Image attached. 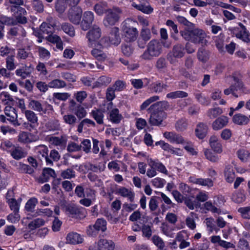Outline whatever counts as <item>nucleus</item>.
Instances as JSON below:
<instances>
[{
  "mask_svg": "<svg viewBox=\"0 0 250 250\" xmlns=\"http://www.w3.org/2000/svg\"><path fill=\"white\" fill-rule=\"evenodd\" d=\"M191 34V42L195 44H201L202 45H207L208 41L205 39L206 34L202 30H192Z\"/></svg>",
  "mask_w": 250,
  "mask_h": 250,
  "instance_id": "obj_5",
  "label": "nucleus"
},
{
  "mask_svg": "<svg viewBox=\"0 0 250 250\" xmlns=\"http://www.w3.org/2000/svg\"><path fill=\"white\" fill-rule=\"evenodd\" d=\"M37 150L39 158H41L40 156L41 155L42 157L45 158V162L47 165H53V161L49 158L48 155V149L46 146L44 145L38 146L37 148Z\"/></svg>",
  "mask_w": 250,
  "mask_h": 250,
  "instance_id": "obj_15",
  "label": "nucleus"
},
{
  "mask_svg": "<svg viewBox=\"0 0 250 250\" xmlns=\"http://www.w3.org/2000/svg\"><path fill=\"white\" fill-rule=\"evenodd\" d=\"M209 145L212 149L217 153L222 152V145L221 141L216 136H212L209 140Z\"/></svg>",
  "mask_w": 250,
  "mask_h": 250,
  "instance_id": "obj_14",
  "label": "nucleus"
},
{
  "mask_svg": "<svg viewBox=\"0 0 250 250\" xmlns=\"http://www.w3.org/2000/svg\"><path fill=\"white\" fill-rule=\"evenodd\" d=\"M95 230L104 231L106 229V221L104 219H98L94 225Z\"/></svg>",
  "mask_w": 250,
  "mask_h": 250,
  "instance_id": "obj_44",
  "label": "nucleus"
},
{
  "mask_svg": "<svg viewBox=\"0 0 250 250\" xmlns=\"http://www.w3.org/2000/svg\"><path fill=\"white\" fill-rule=\"evenodd\" d=\"M237 154L238 157L241 161L246 162L249 159V155H250V152H249L246 150L242 149H239L237 151Z\"/></svg>",
  "mask_w": 250,
  "mask_h": 250,
  "instance_id": "obj_50",
  "label": "nucleus"
},
{
  "mask_svg": "<svg viewBox=\"0 0 250 250\" xmlns=\"http://www.w3.org/2000/svg\"><path fill=\"white\" fill-rule=\"evenodd\" d=\"M32 5L34 9L38 12L42 13L43 11L44 6L41 0H33L32 1Z\"/></svg>",
  "mask_w": 250,
  "mask_h": 250,
  "instance_id": "obj_62",
  "label": "nucleus"
},
{
  "mask_svg": "<svg viewBox=\"0 0 250 250\" xmlns=\"http://www.w3.org/2000/svg\"><path fill=\"white\" fill-rule=\"evenodd\" d=\"M131 5L138 10H139L146 14H149L151 13L153 11V8L148 3L144 4H137L135 2H133L131 4Z\"/></svg>",
  "mask_w": 250,
  "mask_h": 250,
  "instance_id": "obj_24",
  "label": "nucleus"
},
{
  "mask_svg": "<svg viewBox=\"0 0 250 250\" xmlns=\"http://www.w3.org/2000/svg\"><path fill=\"white\" fill-rule=\"evenodd\" d=\"M109 9L107 2L103 1L97 3L93 7L94 11L98 16H103Z\"/></svg>",
  "mask_w": 250,
  "mask_h": 250,
  "instance_id": "obj_18",
  "label": "nucleus"
},
{
  "mask_svg": "<svg viewBox=\"0 0 250 250\" xmlns=\"http://www.w3.org/2000/svg\"><path fill=\"white\" fill-rule=\"evenodd\" d=\"M74 113L80 120L85 117L87 112L85 108L81 105H79L74 110Z\"/></svg>",
  "mask_w": 250,
  "mask_h": 250,
  "instance_id": "obj_54",
  "label": "nucleus"
},
{
  "mask_svg": "<svg viewBox=\"0 0 250 250\" xmlns=\"http://www.w3.org/2000/svg\"><path fill=\"white\" fill-rule=\"evenodd\" d=\"M116 193L124 197H126L130 202H133L134 200L135 193L131 189L125 187H121L117 189Z\"/></svg>",
  "mask_w": 250,
  "mask_h": 250,
  "instance_id": "obj_16",
  "label": "nucleus"
},
{
  "mask_svg": "<svg viewBox=\"0 0 250 250\" xmlns=\"http://www.w3.org/2000/svg\"><path fill=\"white\" fill-rule=\"evenodd\" d=\"M54 7L58 13L62 14L65 11L67 6L64 0H56Z\"/></svg>",
  "mask_w": 250,
  "mask_h": 250,
  "instance_id": "obj_38",
  "label": "nucleus"
},
{
  "mask_svg": "<svg viewBox=\"0 0 250 250\" xmlns=\"http://www.w3.org/2000/svg\"><path fill=\"white\" fill-rule=\"evenodd\" d=\"M83 11L80 7H73L69 9L67 18L74 24H79L82 17Z\"/></svg>",
  "mask_w": 250,
  "mask_h": 250,
  "instance_id": "obj_3",
  "label": "nucleus"
},
{
  "mask_svg": "<svg viewBox=\"0 0 250 250\" xmlns=\"http://www.w3.org/2000/svg\"><path fill=\"white\" fill-rule=\"evenodd\" d=\"M209 52L206 50L203 47L199 48L197 52L198 60L203 62H206L209 59Z\"/></svg>",
  "mask_w": 250,
  "mask_h": 250,
  "instance_id": "obj_36",
  "label": "nucleus"
},
{
  "mask_svg": "<svg viewBox=\"0 0 250 250\" xmlns=\"http://www.w3.org/2000/svg\"><path fill=\"white\" fill-rule=\"evenodd\" d=\"M160 198L157 196H152L149 202V208L151 211H155L158 207V200Z\"/></svg>",
  "mask_w": 250,
  "mask_h": 250,
  "instance_id": "obj_58",
  "label": "nucleus"
},
{
  "mask_svg": "<svg viewBox=\"0 0 250 250\" xmlns=\"http://www.w3.org/2000/svg\"><path fill=\"white\" fill-rule=\"evenodd\" d=\"M122 50L125 55L129 56L133 52V48L130 43L127 42L122 45Z\"/></svg>",
  "mask_w": 250,
  "mask_h": 250,
  "instance_id": "obj_57",
  "label": "nucleus"
},
{
  "mask_svg": "<svg viewBox=\"0 0 250 250\" xmlns=\"http://www.w3.org/2000/svg\"><path fill=\"white\" fill-rule=\"evenodd\" d=\"M184 203L188 208L191 210H193L195 208H199L201 206L200 203L196 200V199L193 200L190 198H185Z\"/></svg>",
  "mask_w": 250,
  "mask_h": 250,
  "instance_id": "obj_42",
  "label": "nucleus"
},
{
  "mask_svg": "<svg viewBox=\"0 0 250 250\" xmlns=\"http://www.w3.org/2000/svg\"><path fill=\"white\" fill-rule=\"evenodd\" d=\"M166 47H169V44L166 42H160L157 40H152L147 45V48L141 56L142 59L145 60H151L154 57L159 56L162 51V45Z\"/></svg>",
  "mask_w": 250,
  "mask_h": 250,
  "instance_id": "obj_1",
  "label": "nucleus"
},
{
  "mask_svg": "<svg viewBox=\"0 0 250 250\" xmlns=\"http://www.w3.org/2000/svg\"><path fill=\"white\" fill-rule=\"evenodd\" d=\"M4 113L7 116V120L15 126H19L20 124L18 121V115L16 109L11 106H6L4 109Z\"/></svg>",
  "mask_w": 250,
  "mask_h": 250,
  "instance_id": "obj_9",
  "label": "nucleus"
},
{
  "mask_svg": "<svg viewBox=\"0 0 250 250\" xmlns=\"http://www.w3.org/2000/svg\"><path fill=\"white\" fill-rule=\"evenodd\" d=\"M65 209L72 217L81 218L85 217L84 209L83 208H79L75 205H68Z\"/></svg>",
  "mask_w": 250,
  "mask_h": 250,
  "instance_id": "obj_8",
  "label": "nucleus"
},
{
  "mask_svg": "<svg viewBox=\"0 0 250 250\" xmlns=\"http://www.w3.org/2000/svg\"><path fill=\"white\" fill-rule=\"evenodd\" d=\"M188 94L183 91H176L167 94V97L170 99L182 98L188 97Z\"/></svg>",
  "mask_w": 250,
  "mask_h": 250,
  "instance_id": "obj_43",
  "label": "nucleus"
},
{
  "mask_svg": "<svg viewBox=\"0 0 250 250\" xmlns=\"http://www.w3.org/2000/svg\"><path fill=\"white\" fill-rule=\"evenodd\" d=\"M249 121L248 117L241 114H235L233 117V122L239 125H247Z\"/></svg>",
  "mask_w": 250,
  "mask_h": 250,
  "instance_id": "obj_33",
  "label": "nucleus"
},
{
  "mask_svg": "<svg viewBox=\"0 0 250 250\" xmlns=\"http://www.w3.org/2000/svg\"><path fill=\"white\" fill-rule=\"evenodd\" d=\"M91 54L98 61H104L107 56L105 53L103 52L101 50L95 48L91 51Z\"/></svg>",
  "mask_w": 250,
  "mask_h": 250,
  "instance_id": "obj_39",
  "label": "nucleus"
},
{
  "mask_svg": "<svg viewBox=\"0 0 250 250\" xmlns=\"http://www.w3.org/2000/svg\"><path fill=\"white\" fill-rule=\"evenodd\" d=\"M108 38L111 44L118 45L121 42L119 28L116 27L112 28Z\"/></svg>",
  "mask_w": 250,
  "mask_h": 250,
  "instance_id": "obj_13",
  "label": "nucleus"
},
{
  "mask_svg": "<svg viewBox=\"0 0 250 250\" xmlns=\"http://www.w3.org/2000/svg\"><path fill=\"white\" fill-rule=\"evenodd\" d=\"M238 25L241 27V30L239 33L236 34V37L237 38L242 40L244 42H250V34L247 30L246 27L241 22H239Z\"/></svg>",
  "mask_w": 250,
  "mask_h": 250,
  "instance_id": "obj_20",
  "label": "nucleus"
},
{
  "mask_svg": "<svg viewBox=\"0 0 250 250\" xmlns=\"http://www.w3.org/2000/svg\"><path fill=\"white\" fill-rule=\"evenodd\" d=\"M97 246L100 250H113L114 249V243L111 240L104 239H100L97 243Z\"/></svg>",
  "mask_w": 250,
  "mask_h": 250,
  "instance_id": "obj_22",
  "label": "nucleus"
},
{
  "mask_svg": "<svg viewBox=\"0 0 250 250\" xmlns=\"http://www.w3.org/2000/svg\"><path fill=\"white\" fill-rule=\"evenodd\" d=\"M208 130V127L206 124L203 123H199L195 129L196 136L200 139L204 138L207 134Z\"/></svg>",
  "mask_w": 250,
  "mask_h": 250,
  "instance_id": "obj_26",
  "label": "nucleus"
},
{
  "mask_svg": "<svg viewBox=\"0 0 250 250\" xmlns=\"http://www.w3.org/2000/svg\"><path fill=\"white\" fill-rule=\"evenodd\" d=\"M194 95L196 99L200 104L206 106L209 104V100L204 96L201 93L197 92L195 93Z\"/></svg>",
  "mask_w": 250,
  "mask_h": 250,
  "instance_id": "obj_51",
  "label": "nucleus"
},
{
  "mask_svg": "<svg viewBox=\"0 0 250 250\" xmlns=\"http://www.w3.org/2000/svg\"><path fill=\"white\" fill-rule=\"evenodd\" d=\"M49 86L52 88H62L66 86V83L63 80L56 79L49 82Z\"/></svg>",
  "mask_w": 250,
  "mask_h": 250,
  "instance_id": "obj_37",
  "label": "nucleus"
},
{
  "mask_svg": "<svg viewBox=\"0 0 250 250\" xmlns=\"http://www.w3.org/2000/svg\"><path fill=\"white\" fill-rule=\"evenodd\" d=\"M12 157L16 160H20L26 156V153L23 151L20 147H14L12 150H10Z\"/></svg>",
  "mask_w": 250,
  "mask_h": 250,
  "instance_id": "obj_28",
  "label": "nucleus"
},
{
  "mask_svg": "<svg viewBox=\"0 0 250 250\" xmlns=\"http://www.w3.org/2000/svg\"><path fill=\"white\" fill-rule=\"evenodd\" d=\"M206 158L212 162H217L219 160L218 157L214 155L210 150L206 149L204 150Z\"/></svg>",
  "mask_w": 250,
  "mask_h": 250,
  "instance_id": "obj_55",
  "label": "nucleus"
},
{
  "mask_svg": "<svg viewBox=\"0 0 250 250\" xmlns=\"http://www.w3.org/2000/svg\"><path fill=\"white\" fill-rule=\"evenodd\" d=\"M82 20L80 22L81 29L86 31L90 28L94 20L93 13L90 11H85L82 15Z\"/></svg>",
  "mask_w": 250,
  "mask_h": 250,
  "instance_id": "obj_4",
  "label": "nucleus"
},
{
  "mask_svg": "<svg viewBox=\"0 0 250 250\" xmlns=\"http://www.w3.org/2000/svg\"><path fill=\"white\" fill-rule=\"evenodd\" d=\"M164 136L171 143L176 144H185V140L181 135L174 132H165Z\"/></svg>",
  "mask_w": 250,
  "mask_h": 250,
  "instance_id": "obj_11",
  "label": "nucleus"
},
{
  "mask_svg": "<svg viewBox=\"0 0 250 250\" xmlns=\"http://www.w3.org/2000/svg\"><path fill=\"white\" fill-rule=\"evenodd\" d=\"M222 113V110L220 107H215L209 109L207 114L210 119H214Z\"/></svg>",
  "mask_w": 250,
  "mask_h": 250,
  "instance_id": "obj_45",
  "label": "nucleus"
},
{
  "mask_svg": "<svg viewBox=\"0 0 250 250\" xmlns=\"http://www.w3.org/2000/svg\"><path fill=\"white\" fill-rule=\"evenodd\" d=\"M245 194L241 191H238L232 195V199L236 203H240L245 200Z\"/></svg>",
  "mask_w": 250,
  "mask_h": 250,
  "instance_id": "obj_52",
  "label": "nucleus"
},
{
  "mask_svg": "<svg viewBox=\"0 0 250 250\" xmlns=\"http://www.w3.org/2000/svg\"><path fill=\"white\" fill-rule=\"evenodd\" d=\"M151 115L149 119L148 123L153 126H159L162 122L166 118L165 112H149Z\"/></svg>",
  "mask_w": 250,
  "mask_h": 250,
  "instance_id": "obj_7",
  "label": "nucleus"
},
{
  "mask_svg": "<svg viewBox=\"0 0 250 250\" xmlns=\"http://www.w3.org/2000/svg\"><path fill=\"white\" fill-rule=\"evenodd\" d=\"M38 203L37 198L33 197L28 200L25 206V209L27 211L32 212L34 209L36 204Z\"/></svg>",
  "mask_w": 250,
  "mask_h": 250,
  "instance_id": "obj_49",
  "label": "nucleus"
},
{
  "mask_svg": "<svg viewBox=\"0 0 250 250\" xmlns=\"http://www.w3.org/2000/svg\"><path fill=\"white\" fill-rule=\"evenodd\" d=\"M121 13L122 11L119 8L114 7L109 9L106 13L103 21L104 25L105 27H108L115 25L119 21Z\"/></svg>",
  "mask_w": 250,
  "mask_h": 250,
  "instance_id": "obj_2",
  "label": "nucleus"
},
{
  "mask_svg": "<svg viewBox=\"0 0 250 250\" xmlns=\"http://www.w3.org/2000/svg\"><path fill=\"white\" fill-rule=\"evenodd\" d=\"M196 184L204 186H208V187H212L213 186V181L209 178L203 179L198 178L195 180L194 182Z\"/></svg>",
  "mask_w": 250,
  "mask_h": 250,
  "instance_id": "obj_56",
  "label": "nucleus"
},
{
  "mask_svg": "<svg viewBox=\"0 0 250 250\" xmlns=\"http://www.w3.org/2000/svg\"><path fill=\"white\" fill-rule=\"evenodd\" d=\"M188 125L187 121L182 119L177 122L175 125V127L177 131H182L187 128Z\"/></svg>",
  "mask_w": 250,
  "mask_h": 250,
  "instance_id": "obj_59",
  "label": "nucleus"
},
{
  "mask_svg": "<svg viewBox=\"0 0 250 250\" xmlns=\"http://www.w3.org/2000/svg\"><path fill=\"white\" fill-rule=\"evenodd\" d=\"M61 29L71 37L75 36V31L74 26L70 23L63 22L61 24Z\"/></svg>",
  "mask_w": 250,
  "mask_h": 250,
  "instance_id": "obj_29",
  "label": "nucleus"
},
{
  "mask_svg": "<svg viewBox=\"0 0 250 250\" xmlns=\"http://www.w3.org/2000/svg\"><path fill=\"white\" fill-rule=\"evenodd\" d=\"M49 141L55 146H62L66 144V139L63 136L61 137L52 136L50 137Z\"/></svg>",
  "mask_w": 250,
  "mask_h": 250,
  "instance_id": "obj_48",
  "label": "nucleus"
},
{
  "mask_svg": "<svg viewBox=\"0 0 250 250\" xmlns=\"http://www.w3.org/2000/svg\"><path fill=\"white\" fill-rule=\"evenodd\" d=\"M224 176L227 182L231 183L235 178L233 167L231 165L226 166L224 169Z\"/></svg>",
  "mask_w": 250,
  "mask_h": 250,
  "instance_id": "obj_25",
  "label": "nucleus"
},
{
  "mask_svg": "<svg viewBox=\"0 0 250 250\" xmlns=\"http://www.w3.org/2000/svg\"><path fill=\"white\" fill-rule=\"evenodd\" d=\"M184 47L182 45L178 44L173 46L172 54L174 58H181L184 56Z\"/></svg>",
  "mask_w": 250,
  "mask_h": 250,
  "instance_id": "obj_34",
  "label": "nucleus"
},
{
  "mask_svg": "<svg viewBox=\"0 0 250 250\" xmlns=\"http://www.w3.org/2000/svg\"><path fill=\"white\" fill-rule=\"evenodd\" d=\"M63 120L65 124L71 127L74 126L77 122L76 117L74 115L71 114L64 115L63 116Z\"/></svg>",
  "mask_w": 250,
  "mask_h": 250,
  "instance_id": "obj_41",
  "label": "nucleus"
},
{
  "mask_svg": "<svg viewBox=\"0 0 250 250\" xmlns=\"http://www.w3.org/2000/svg\"><path fill=\"white\" fill-rule=\"evenodd\" d=\"M140 37L145 41H149L151 38L150 30L147 28H143L140 33Z\"/></svg>",
  "mask_w": 250,
  "mask_h": 250,
  "instance_id": "obj_63",
  "label": "nucleus"
},
{
  "mask_svg": "<svg viewBox=\"0 0 250 250\" xmlns=\"http://www.w3.org/2000/svg\"><path fill=\"white\" fill-rule=\"evenodd\" d=\"M233 81H234V83L231 84V86H234L233 90L235 92L237 91L240 90L244 91V85L243 84V82L241 80V76L240 75L236 74H233L231 76Z\"/></svg>",
  "mask_w": 250,
  "mask_h": 250,
  "instance_id": "obj_23",
  "label": "nucleus"
},
{
  "mask_svg": "<svg viewBox=\"0 0 250 250\" xmlns=\"http://www.w3.org/2000/svg\"><path fill=\"white\" fill-rule=\"evenodd\" d=\"M123 30L126 42H131L136 40L138 35V32L136 28L125 25Z\"/></svg>",
  "mask_w": 250,
  "mask_h": 250,
  "instance_id": "obj_6",
  "label": "nucleus"
},
{
  "mask_svg": "<svg viewBox=\"0 0 250 250\" xmlns=\"http://www.w3.org/2000/svg\"><path fill=\"white\" fill-rule=\"evenodd\" d=\"M9 2L11 4L9 8L11 13L18 10L21 13H24V8L21 7V5H23L24 4L23 0H9Z\"/></svg>",
  "mask_w": 250,
  "mask_h": 250,
  "instance_id": "obj_19",
  "label": "nucleus"
},
{
  "mask_svg": "<svg viewBox=\"0 0 250 250\" xmlns=\"http://www.w3.org/2000/svg\"><path fill=\"white\" fill-rule=\"evenodd\" d=\"M101 28L98 25L95 24L87 33L86 37L90 42H92L98 40L101 37Z\"/></svg>",
  "mask_w": 250,
  "mask_h": 250,
  "instance_id": "obj_10",
  "label": "nucleus"
},
{
  "mask_svg": "<svg viewBox=\"0 0 250 250\" xmlns=\"http://www.w3.org/2000/svg\"><path fill=\"white\" fill-rule=\"evenodd\" d=\"M14 55H11L8 56L6 59V68L9 70H14L15 67V64L14 63Z\"/></svg>",
  "mask_w": 250,
  "mask_h": 250,
  "instance_id": "obj_61",
  "label": "nucleus"
},
{
  "mask_svg": "<svg viewBox=\"0 0 250 250\" xmlns=\"http://www.w3.org/2000/svg\"><path fill=\"white\" fill-rule=\"evenodd\" d=\"M148 165L150 167L154 168L162 173L167 174V171L162 163L150 159L148 162Z\"/></svg>",
  "mask_w": 250,
  "mask_h": 250,
  "instance_id": "obj_31",
  "label": "nucleus"
},
{
  "mask_svg": "<svg viewBox=\"0 0 250 250\" xmlns=\"http://www.w3.org/2000/svg\"><path fill=\"white\" fill-rule=\"evenodd\" d=\"M228 123V118L226 116H222L217 118L212 124L213 130H218L225 126Z\"/></svg>",
  "mask_w": 250,
  "mask_h": 250,
  "instance_id": "obj_17",
  "label": "nucleus"
},
{
  "mask_svg": "<svg viewBox=\"0 0 250 250\" xmlns=\"http://www.w3.org/2000/svg\"><path fill=\"white\" fill-rule=\"evenodd\" d=\"M238 212L244 218L250 219V207L240 208L238 209Z\"/></svg>",
  "mask_w": 250,
  "mask_h": 250,
  "instance_id": "obj_64",
  "label": "nucleus"
},
{
  "mask_svg": "<svg viewBox=\"0 0 250 250\" xmlns=\"http://www.w3.org/2000/svg\"><path fill=\"white\" fill-rule=\"evenodd\" d=\"M13 15L15 17V21H16V25L18 23L21 24H25L27 22V19L25 17L27 15V12L24 9V12L23 14L17 10L15 12H12Z\"/></svg>",
  "mask_w": 250,
  "mask_h": 250,
  "instance_id": "obj_27",
  "label": "nucleus"
},
{
  "mask_svg": "<svg viewBox=\"0 0 250 250\" xmlns=\"http://www.w3.org/2000/svg\"><path fill=\"white\" fill-rule=\"evenodd\" d=\"M66 241L69 244L76 245L82 243L83 239L80 234L72 232L67 234Z\"/></svg>",
  "mask_w": 250,
  "mask_h": 250,
  "instance_id": "obj_21",
  "label": "nucleus"
},
{
  "mask_svg": "<svg viewBox=\"0 0 250 250\" xmlns=\"http://www.w3.org/2000/svg\"><path fill=\"white\" fill-rule=\"evenodd\" d=\"M110 121L115 124L120 122L122 116L119 114V110L117 108H114L109 113Z\"/></svg>",
  "mask_w": 250,
  "mask_h": 250,
  "instance_id": "obj_35",
  "label": "nucleus"
},
{
  "mask_svg": "<svg viewBox=\"0 0 250 250\" xmlns=\"http://www.w3.org/2000/svg\"><path fill=\"white\" fill-rule=\"evenodd\" d=\"M90 115L98 124L102 125L104 124V115L101 110L99 109L93 110L90 113Z\"/></svg>",
  "mask_w": 250,
  "mask_h": 250,
  "instance_id": "obj_30",
  "label": "nucleus"
},
{
  "mask_svg": "<svg viewBox=\"0 0 250 250\" xmlns=\"http://www.w3.org/2000/svg\"><path fill=\"white\" fill-rule=\"evenodd\" d=\"M28 106L32 110L38 112H43L45 113L46 112V109H44L42 107V104L39 101L35 100H31L29 103Z\"/></svg>",
  "mask_w": 250,
  "mask_h": 250,
  "instance_id": "obj_32",
  "label": "nucleus"
},
{
  "mask_svg": "<svg viewBox=\"0 0 250 250\" xmlns=\"http://www.w3.org/2000/svg\"><path fill=\"white\" fill-rule=\"evenodd\" d=\"M60 175L63 179H71L76 177L75 171L69 168L62 170Z\"/></svg>",
  "mask_w": 250,
  "mask_h": 250,
  "instance_id": "obj_40",
  "label": "nucleus"
},
{
  "mask_svg": "<svg viewBox=\"0 0 250 250\" xmlns=\"http://www.w3.org/2000/svg\"><path fill=\"white\" fill-rule=\"evenodd\" d=\"M44 221L41 218H37L31 222L28 225L29 229L34 230L37 228L43 226L44 224Z\"/></svg>",
  "mask_w": 250,
  "mask_h": 250,
  "instance_id": "obj_47",
  "label": "nucleus"
},
{
  "mask_svg": "<svg viewBox=\"0 0 250 250\" xmlns=\"http://www.w3.org/2000/svg\"><path fill=\"white\" fill-rule=\"evenodd\" d=\"M169 106L168 103L167 101L158 102L152 104L148 109L149 112H165L164 110Z\"/></svg>",
  "mask_w": 250,
  "mask_h": 250,
  "instance_id": "obj_12",
  "label": "nucleus"
},
{
  "mask_svg": "<svg viewBox=\"0 0 250 250\" xmlns=\"http://www.w3.org/2000/svg\"><path fill=\"white\" fill-rule=\"evenodd\" d=\"M0 22L2 24V25L4 24L8 26L16 25V21L13 18L5 16L0 17Z\"/></svg>",
  "mask_w": 250,
  "mask_h": 250,
  "instance_id": "obj_53",
  "label": "nucleus"
},
{
  "mask_svg": "<svg viewBox=\"0 0 250 250\" xmlns=\"http://www.w3.org/2000/svg\"><path fill=\"white\" fill-rule=\"evenodd\" d=\"M7 203L10 208V209L13 211L14 215H18L20 205L17 201L14 199L13 200H10V201Z\"/></svg>",
  "mask_w": 250,
  "mask_h": 250,
  "instance_id": "obj_60",
  "label": "nucleus"
},
{
  "mask_svg": "<svg viewBox=\"0 0 250 250\" xmlns=\"http://www.w3.org/2000/svg\"><path fill=\"white\" fill-rule=\"evenodd\" d=\"M24 114H25V116L28 122L32 124H35L37 123L38 120V117L33 111L27 110L25 111Z\"/></svg>",
  "mask_w": 250,
  "mask_h": 250,
  "instance_id": "obj_46",
  "label": "nucleus"
}]
</instances>
